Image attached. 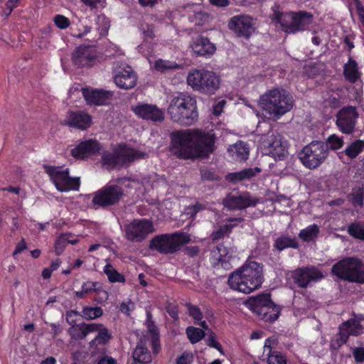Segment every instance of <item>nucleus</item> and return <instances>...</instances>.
I'll list each match as a JSON object with an SVG mask.
<instances>
[{"label":"nucleus","instance_id":"35","mask_svg":"<svg viewBox=\"0 0 364 364\" xmlns=\"http://www.w3.org/2000/svg\"><path fill=\"white\" fill-rule=\"evenodd\" d=\"M242 221L241 218H230L225 221V223L220 227V228L214 231L212 234L213 240H219L223 236L229 234L232 229Z\"/></svg>","mask_w":364,"mask_h":364},{"label":"nucleus","instance_id":"3","mask_svg":"<svg viewBox=\"0 0 364 364\" xmlns=\"http://www.w3.org/2000/svg\"><path fill=\"white\" fill-rule=\"evenodd\" d=\"M167 112L173 122L186 126L194 124L198 117L196 99L183 92L171 98Z\"/></svg>","mask_w":364,"mask_h":364},{"label":"nucleus","instance_id":"10","mask_svg":"<svg viewBox=\"0 0 364 364\" xmlns=\"http://www.w3.org/2000/svg\"><path fill=\"white\" fill-rule=\"evenodd\" d=\"M145 154L135 150L124 144H117L113 153L105 152L102 156V161L107 168H114L122 166L135 159H141Z\"/></svg>","mask_w":364,"mask_h":364},{"label":"nucleus","instance_id":"26","mask_svg":"<svg viewBox=\"0 0 364 364\" xmlns=\"http://www.w3.org/2000/svg\"><path fill=\"white\" fill-rule=\"evenodd\" d=\"M64 124L71 127L84 130L90 127L92 118L90 115L83 112H71L67 114Z\"/></svg>","mask_w":364,"mask_h":364},{"label":"nucleus","instance_id":"25","mask_svg":"<svg viewBox=\"0 0 364 364\" xmlns=\"http://www.w3.org/2000/svg\"><path fill=\"white\" fill-rule=\"evenodd\" d=\"M256 201L252 199L248 193L242 194H228L224 200V205L229 209H244L254 206Z\"/></svg>","mask_w":364,"mask_h":364},{"label":"nucleus","instance_id":"64","mask_svg":"<svg viewBox=\"0 0 364 364\" xmlns=\"http://www.w3.org/2000/svg\"><path fill=\"white\" fill-rule=\"evenodd\" d=\"M207 344L209 346L214 348L217 349L218 350H219L220 352V353H223L222 347H221L220 344L215 340V338L214 336L210 335L207 338Z\"/></svg>","mask_w":364,"mask_h":364},{"label":"nucleus","instance_id":"48","mask_svg":"<svg viewBox=\"0 0 364 364\" xmlns=\"http://www.w3.org/2000/svg\"><path fill=\"white\" fill-rule=\"evenodd\" d=\"M267 355L268 364H287L286 357L280 352L269 351Z\"/></svg>","mask_w":364,"mask_h":364},{"label":"nucleus","instance_id":"52","mask_svg":"<svg viewBox=\"0 0 364 364\" xmlns=\"http://www.w3.org/2000/svg\"><path fill=\"white\" fill-rule=\"evenodd\" d=\"M55 25L60 29H65L70 26V20L60 14L55 16L53 18Z\"/></svg>","mask_w":364,"mask_h":364},{"label":"nucleus","instance_id":"49","mask_svg":"<svg viewBox=\"0 0 364 364\" xmlns=\"http://www.w3.org/2000/svg\"><path fill=\"white\" fill-rule=\"evenodd\" d=\"M325 144H327L328 149L329 148L332 150H337L343 146V138L336 134H332L328 137Z\"/></svg>","mask_w":364,"mask_h":364},{"label":"nucleus","instance_id":"55","mask_svg":"<svg viewBox=\"0 0 364 364\" xmlns=\"http://www.w3.org/2000/svg\"><path fill=\"white\" fill-rule=\"evenodd\" d=\"M353 1L359 20L364 26V6L360 0H353Z\"/></svg>","mask_w":364,"mask_h":364},{"label":"nucleus","instance_id":"20","mask_svg":"<svg viewBox=\"0 0 364 364\" xmlns=\"http://www.w3.org/2000/svg\"><path fill=\"white\" fill-rule=\"evenodd\" d=\"M132 110L138 117L144 120L161 122L164 119V111L155 105L138 103L132 107Z\"/></svg>","mask_w":364,"mask_h":364},{"label":"nucleus","instance_id":"12","mask_svg":"<svg viewBox=\"0 0 364 364\" xmlns=\"http://www.w3.org/2000/svg\"><path fill=\"white\" fill-rule=\"evenodd\" d=\"M189 241L190 237L188 234L176 232L155 237L151 241L150 247L161 253L169 254L176 252L181 245Z\"/></svg>","mask_w":364,"mask_h":364},{"label":"nucleus","instance_id":"41","mask_svg":"<svg viewBox=\"0 0 364 364\" xmlns=\"http://www.w3.org/2000/svg\"><path fill=\"white\" fill-rule=\"evenodd\" d=\"M100 289V284L97 282L87 281L84 282L80 291L75 292V296L78 299H83L87 294L93 291H98Z\"/></svg>","mask_w":364,"mask_h":364},{"label":"nucleus","instance_id":"57","mask_svg":"<svg viewBox=\"0 0 364 364\" xmlns=\"http://www.w3.org/2000/svg\"><path fill=\"white\" fill-rule=\"evenodd\" d=\"M203 205L200 204H196L193 205L188 206L184 210L185 214L190 217H193L198 212L203 209Z\"/></svg>","mask_w":364,"mask_h":364},{"label":"nucleus","instance_id":"58","mask_svg":"<svg viewBox=\"0 0 364 364\" xmlns=\"http://www.w3.org/2000/svg\"><path fill=\"white\" fill-rule=\"evenodd\" d=\"M193 360V355L190 353L185 352L176 359L177 364H189Z\"/></svg>","mask_w":364,"mask_h":364},{"label":"nucleus","instance_id":"32","mask_svg":"<svg viewBox=\"0 0 364 364\" xmlns=\"http://www.w3.org/2000/svg\"><path fill=\"white\" fill-rule=\"evenodd\" d=\"M343 75L346 80L355 83L360 79L361 72L357 62L351 57L343 66Z\"/></svg>","mask_w":364,"mask_h":364},{"label":"nucleus","instance_id":"47","mask_svg":"<svg viewBox=\"0 0 364 364\" xmlns=\"http://www.w3.org/2000/svg\"><path fill=\"white\" fill-rule=\"evenodd\" d=\"M188 314L195 320L196 323L201 326L204 329L208 328V325L205 321H203V314L198 307L188 306Z\"/></svg>","mask_w":364,"mask_h":364},{"label":"nucleus","instance_id":"60","mask_svg":"<svg viewBox=\"0 0 364 364\" xmlns=\"http://www.w3.org/2000/svg\"><path fill=\"white\" fill-rule=\"evenodd\" d=\"M225 105L226 101L225 100H219L215 105H214L213 107V114H215V116L220 115L222 113Z\"/></svg>","mask_w":364,"mask_h":364},{"label":"nucleus","instance_id":"11","mask_svg":"<svg viewBox=\"0 0 364 364\" xmlns=\"http://www.w3.org/2000/svg\"><path fill=\"white\" fill-rule=\"evenodd\" d=\"M328 156L327 144L323 141H314L302 149L299 159L306 168L315 169L325 161Z\"/></svg>","mask_w":364,"mask_h":364},{"label":"nucleus","instance_id":"44","mask_svg":"<svg viewBox=\"0 0 364 364\" xmlns=\"http://www.w3.org/2000/svg\"><path fill=\"white\" fill-rule=\"evenodd\" d=\"M103 314V311L100 306H85L83 307L81 316L86 320H93L100 317Z\"/></svg>","mask_w":364,"mask_h":364},{"label":"nucleus","instance_id":"16","mask_svg":"<svg viewBox=\"0 0 364 364\" xmlns=\"http://www.w3.org/2000/svg\"><path fill=\"white\" fill-rule=\"evenodd\" d=\"M123 195L118 185H107L95 193L92 203L100 206H108L117 203Z\"/></svg>","mask_w":364,"mask_h":364},{"label":"nucleus","instance_id":"53","mask_svg":"<svg viewBox=\"0 0 364 364\" xmlns=\"http://www.w3.org/2000/svg\"><path fill=\"white\" fill-rule=\"evenodd\" d=\"M96 23H97V24H102L101 28H99V29H100L101 33H107V31L109 27V22L107 18H106L103 15H100L97 17Z\"/></svg>","mask_w":364,"mask_h":364},{"label":"nucleus","instance_id":"51","mask_svg":"<svg viewBox=\"0 0 364 364\" xmlns=\"http://www.w3.org/2000/svg\"><path fill=\"white\" fill-rule=\"evenodd\" d=\"M68 235H63L58 237L55 243V251L56 255H60L67 245Z\"/></svg>","mask_w":364,"mask_h":364},{"label":"nucleus","instance_id":"30","mask_svg":"<svg viewBox=\"0 0 364 364\" xmlns=\"http://www.w3.org/2000/svg\"><path fill=\"white\" fill-rule=\"evenodd\" d=\"M99 327L97 323H75L68 329V333L73 339H83L90 333H94Z\"/></svg>","mask_w":364,"mask_h":364},{"label":"nucleus","instance_id":"36","mask_svg":"<svg viewBox=\"0 0 364 364\" xmlns=\"http://www.w3.org/2000/svg\"><path fill=\"white\" fill-rule=\"evenodd\" d=\"M260 171V168L257 167L245 168L240 171L228 173L226 178L229 181L237 183L255 176L257 173H259Z\"/></svg>","mask_w":364,"mask_h":364},{"label":"nucleus","instance_id":"7","mask_svg":"<svg viewBox=\"0 0 364 364\" xmlns=\"http://www.w3.org/2000/svg\"><path fill=\"white\" fill-rule=\"evenodd\" d=\"M332 272L338 277L355 283H364V264L359 259L345 258L332 267Z\"/></svg>","mask_w":364,"mask_h":364},{"label":"nucleus","instance_id":"2","mask_svg":"<svg viewBox=\"0 0 364 364\" xmlns=\"http://www.w3.org/2000/svg\"><path fill=\"white\" fill-rule=\"evenodd\" d=\"M264 282L263 267L261 264L247 260L240 268L230 274V287L237 291L250 294L258 289Z\"/></svg>","mask_w":364,"mask_h":364},{"label":"nucleus","instance_id":"8","mask_svg":"<svg viewBox=\"0 0 364 364\" xmlns=\"http://www.w3.org/2000/svg\"><path fill=\"white\" fill-rule=\"evenodd\" d=\"M259 146L264 154L275 160H284L289 155L287 141L274 131H270L262 136Z\"/></svg>","mask_w":364,"mask_h":364},{"label":"nucleus","instance_id":"13","mask_svg":"<svg viewBox=\"0 0 364 364\" xmlns=\"http://www.w3.org/2000/svg\"><path fill=\"white\" fill-rule=\"evenodd\" d=\"M44 168L46 173L59 191L68 192L79 189L80 178L70 176L68 168L52 166H45Z\"/></svg>","mask_w":364,"mask_h":364},{"label":"nucleus","instance_id":"9","mask_svg":"<svg viewBox=\"0 0 364 364\" xmlns=\"http://www.w3.org/2000/svg\"><path fill=\"white\" fill-rule=\"evenodd\" d=\"M244 305L266 322L274 321L280 313L279 306L270 300L268 295L251 297L244 302Z\"/></svg>","mask_w":364,"mask_h":364},{"label":"nucleus","instance_id":"27","mask_svg":"<svg viewBox=\"0 0 364 364\" xmlns=\"http://www.w3.org/2000/svg\"><path fill=\"white\" fill-rule=\"evenodd\" d=\"M210 255V262L213 266L220 265L225 269L230 267V260L232 255L225 247L223 245L218 246L211 251Z\"/></svg>","mask_w":364,"mask_h":364},{"label":"nucleus","instance_id":"5","mask_svg":"<svg viewBox=\"0 0 364 364\" xmlns=\"http://www.w3.org/2000/svg\"><path fill=\"white\" fill-rule=\"evenodd\" d=\"M271 18L287 33H296L307 29L313 22V15L307 11L288 12L282 11L277 4L272 7Z\"/></svg>","mask_w":364,"mask_h":364},{"label":"nucleus","instance_id":"31","mask_svg":"<svg viewBox=\"0 0 364 364\" xmlns=\"http://www.w3.org/2000/svg\"><path fill=\"white\" fill-rule=\"evenodd\" d=\"M148 343H150V342L146 341V337L140 339L132 353L135 362L143 364L151 361V354L147 348Z\"/></svg>","mask_w":364,"mask_h":364},{"label":"nucleus","instance_id":"42","mask_svg":"<svg viewBox=\"0 0 364 364\" xmlns=\"http://www.w3.org/2000/svg\"><path fill=\"white\" fill-rule=\"evenodd\" d=\"M100 327L97 330L94 332H97V334L95 338L92 341L93 344H105L110 339V333H109L107 328L100 323H97Z\"/></svg>","mask_w":364,"mask_h":364},{"label":"nucleus","instance_id":"39","mask_svg":"<svg viewBox=\"0 0 364 364\" xmlns=\"http://www.w3.org/2000/svg\"><path fill=\"white\" fill-rule=\"evenodd\" d=\"M319 230V227L316 224L309 225L299 232V237L304 242L314 241L318 237Z\"/></svg>","mask_w":364,"mask_h":364},{"label":"nucleus","instance_id":"21","mask_svg":"<svg viewBox=\"0 0 364 364\" xmlns=\"http://www.w3.org/2000/svg\"><path fill=\"white\" fill-rule=\"evenodd\" d=\"M291 277L299 287H306L311 282H317L321 279L323 275L316 267H306L294 271Z\"/></svg>","mask_w":364,"mask_h":364},{"label":"nucleus","instance_id":"45","mask_svg":"<svg viewBox=\"0 0 364 364\" xmlns=\"http://www.w3.org/2000/svg\"><path fill=\"white\" fill-rule=\"evenodd\" d=\"M348 234L355 239L364 241V225L360 223H353L347 228Z\"/></svg>","mask_w":364,"mask_h":364},{"label":"nucleus","instance_id":"22","mask_svg":"<svg viewBox=\"0 0 364 364\" xmlns=\"http://www.w3.org/2000/svg\"><path fill=\"white\" fill-rule=\"evenodd\" d=\"M102 146L96 139H86L80 141L70 150V154L75 159H84L98 153Z\"/></svg>","mask_w":364,"mask_h":364},{"label":"nucleus","instance_id":"62","mask_svg":"<svg viewBox=\"0 0 364 364\" xmlns=\"http://www.w3.org/2000/svg\"><path fill=\"white\" fill-rule=\"evenodd\" d=\"M353 355L356 362H364V348H355L353 351Z\"/></svg>","mask_w":364,"mask_h":364},{"label":"nucleus","instance_id":"18","mask_svg":"<svg viewBox=\"0 0 364 364\" xmlns=\"http://www.w3.org/2000/svg\"><path fill=\"white\" fill-rule=\"evenodd\" d=\"M363 333V327L360 322L350 319L343 323L339 327L338 338L331 341V348L336 349L345 344L350 336H357Z\"/></svg>","mask_w":364,"mask_h":364},{"label":"nucleus","instance_id":"46","mask_svg":"<svg viewBox=\"0 0 364 364\" xmlns=\"http://www.w3.org/2000/svg\"><path fill=\"white\" fill-rule=\"evenodd\" d=\"M186 334L192 343H198L205 336V333L202 329L193 326H189L186 328Z\"/></svg>","mask_w":364,"mask_h":364},{"label":"nucleus","instance_id":"63","mask_svg":"<svg viewBox=\"0 0 364 364\" xmlns=\"http://www.w3.org/2000/svg\"><path fill=\"white\" fill-rule=\"evenodd\" d=\"M277 345V339L274 338H269L266 339L264 346V353H269L273 351L272 348Z\"/></svg>","mask_w":364,"mask_h":364},{"label":"nucleus","instance_id":"17","mask_svg":"<svg viewBox=\"0 0 364 364\" xmlns=\"http://www.w3.org/2000/svg\"><path fill=\"white\" fill-rule=\"evenodd\" d=\"M228 28L238 36L249 38L255 31V21L246 15L235 16L230 19Z\"/></svg>","mask_w":364,"mask_h":364},{"label":"nucleus","instance_id":"33","mask_svg":"<svg viewBox=\"0 0 364 364\" xmlns=\"http://www.w3.org/2000/svg\"><path fill=\"white\" fill-rule=\"evenodd\" d=\"M141 30L145 42L138 46L139 52L141 53L144 56L147 57L151 53V46L148 43L149 40L154 38V27L150 25H141Z\"/></svg>","mask_w":364,"mask_h":364},{"label":"nucleus","instance_id":"24","mask_svg":"<svg viewBox=\"0 0 364 364\" xmlns=\"http://www.w3.org/2000/svg\"><path fill=\"white\" fill-rule=\"evenodd\" d=\"M82 95L89 105H105L108 104L113 97V92L104 90L83 88Z\"/></svg>","mask_w":364,"mask_h":364},{"label":"nucleus","instance_id":"4","mask_svg":"<svg viewBox=\"0 0 364 364\" xmlns=\"http://www.w3.org/2000/svg\"><path fill=\"white\" fill-rule=\"evenodd\" d=\"M259 105L268 119L277 120L292 109L294 100L286 90L276 88L261 95Z\"/></svg>","mask_w":364,"mask_h":364},{"label":"nucleus","instance_id":"15","mask_svg":"<svg viewBox=\"0 0 364 364\" xmlns=\"http://www.w3.org/2000/svg\"><path fill=\"white\" fill-rule=\"evenodd\" d=\"M358 118V113L355 107H345L337 113L336 124L342 133L350 134L355 129Z\"/></svg>","mask_w":364,"mask_h":364},{"label":"nucleus","instance_id":"40","mask_svg":"<svg viewBox=\"0 0 364 364\" xmlns=\"http://www.w3.org/2000/svg\"><path fill=\"white\" fill-rule=\"evenodd\" d=\"M299 247L298 242L295 238L287 236H282L277 238L274 241V247L279 251L286 248L292 247L297 248Z\"/></svg>","mask_w":364,"mask_h":364},{"label":"nucleus","instance_id":"23","mask_svg":"<svg viewBox=\"0 0 364 364\" xmlns=\"http://www.w3.org/2000/svg\"><path fill=\"white\" fill-rule=\"evenodd\" d=\"M136 80L137 76L136 73L129 65L117 70L114 76V81L116 85L124 90L133 88L136 84Z\"/></svg>","mask_w":364,"mask_h":364},{"label":"nucleus","instance_id":"34","mask_svg":"<svg viewBox=\"0 0 364 364\" xmlns=\"http://www.w3.org/2000/svg\"><path fill=\"white\" fill-rule=\"evenodd\" d=\"M230 155L235 161L246 160L249 156V147L242 141H238L228 149Z\"/></svg>","mask_w":364,"mask_h":364},{"label":"nucleus","instance_id":"50","mask_svg":"<svg viewBox=\"0 0 364 364\" xmlns=\"http://www.w3.org/2000/svg\"><path fill=\"white\" fill-rule=\"evenodd\" d=\"M350 200L355 206L362 207L363 204V191L362 188H355L350 194Z\"/></svg>","mask_w":364,"mask_h":364},{"label":"nucleus","instance_id":"29","mask_svg":"<svg viewBox=\"0 0 364 364\" xmlns=\"http://www.w3.org/2000/svg\"><path fill=\"white\" fill-rule=\"evenodd\" d=\"M191 47L193 52L200 56L212 55L216 50L215 46L208 38L204 37L197 38Z\"/></svg>","mask_w":364,"mask_h":364},{"label":"nucleus","instance_id":"61","mask_svg":"<svg viewBox=\"0 0 364 364\" xmlns=\"http://www.w3.org/2000/svg\"><path fill=\"white\" fill-rule=\"evenodd\" d=\"M117 183L119 185L124 186L127 188H136L138 183L135 181H131L129 179L123 178H117Z\"/></svg>","mask_w":364,"mask_h":364},{"label":"nucleus","instance_id":"19","mask_svg":"<svg viewBox=\"0 0 364 364\" xmlns=\"http://www.w3.org/2000/svg\"><path fill=\"white\" fill-rule=\"evenodd\" d=\"M98 57L95 47L80 46L76 48L72 55L73 64L79 68L93 65Z\"/></svg>","mask_w":364,"mask_h":364},{"label":"nucleus","instance_id":"43","mask_svg":"<svg viewBox=\"0 0 364 364\" xmlns=\"http://www.w3.org/2000/svg\"><path fill=\"white\" fill-rule=\"evenodd\" d=\"M103 271L107 276V278L110 282H124L125 279L124 276L119 274L115 268L110 264H107L105 266Z\"/></svg>","mask_w":364,"mask_h":364},{"label":"nucleus","instance_id":"37","mask_svg":"<svg viewBox=\"0 0 364 364\" xmlns=\"http://www.w3.org/2000/svg\"><path fill=\"white\" fill-rule=\"evenodd\" d=\"M364 150V141L356 140L351 143L343 152L339 153V158L343 159V156L346 154L350 159L355 158L359 154Z\"/></svg>","mask_w":364,"mask_h":364},{"label":"nucleus","instance_id":"6","mask_svg":"<svg viewBox=\"0 0 364 364\" xmlns=\"http://www.w3.org/2000/svg\"><path fill=\"white\" fill-rule=\"evenodd\" d=\"M186 82L194 91L211 95L219 89L220 78L213 71L193 69L187 75Z\"/></svg>","mask_w":364,"mask_h":364},{"label":"nucleus","instance_id":"1","mask_svg":"<svg viewBox=\"0 0 364 364\" xmlns=\"http://www.w3.org/2000/svg\"><path fill=\"white\" fill-rule=\"evenodd\" d=\"M170 138L171 151L181 159L207 156L214 149L213 136L198 129L174 131Z\"/></svg>","mask_w":364,"mask_h":364},{"label":"nucleus","instance_id":"56","mask_svg":"<svg viewBox=\"0 0 364 364\" xmlns=\"http://www.w3.org/2000/svg\"><path fill=\"white\" fill-rule=\"evenodd\" d=\"M81 316L78 311L75 310H70L66 312V320L67 322L70 325L76 323L77 317Z\"/></svg>","mask_w":364,"mask_h":364},{"label":"nucleus","instance_id":"28","mask_svg":"<svg viewBox=\"0 0 364 364\" xmlns=\"http://www.w3.org/2000/svg\"><path fill=\"white\" fill-rule=\"evenodd\" d=\"M146 326L147 333L143 337H146V341L150 342L152 346L153 352L157 354L160 350V342L159 337V330L154 322L151 319V315L149 312L146 314Z\"/></svg>","mask_w":364,"mask_h":364},{"label":"nucleus","instance_id":"54","mask_svg":"<svg viewBox=\"0 0 364 364\" xmlns=\"http://www.w3.org/2000/svg\"><path fill=\"white\" fill-rule=\"evenodd\" d=\"M134 309V304L131 300L124 301L120 305V311L127 315H129Z\"/></svg>","mask_w":364,"mask_h":364},{"label":"nucleus","instance_id":"38","mask_svg":"<svg viewBox=\"0 0 364 364\" xmlns=\"http://www.w3.org/2000/svg\"><path fill=\"white\" fill-rule=\"evenodd\" d=\"M151 67L155 70L161 73H166L170 70H176L181 68V65L176 62L158 59L153 63L150 62Z\"/></svg>","mask_w":364,"mask_h":364},{"label":"nucleus","instance_id":"59","mask_svg":"<svg viewBox=\"0 0 364 364\" xmlns=\"http://www.w3.org/2000/svg\"><path fill=\"white\" fill-rule=\"evenodd\" d=\"M19 0H8L6 3V7L3 10V13L5 16H9L11 14L14 9L17 6V3Z\"/></svg>","mask_w":364,"mask_h":364},{"label":"nucleus","instance_id":"14","mask_svg":"<svg viewBox=\"0 0 364 364\" xmlns=\"http://www.w3.org/2000/svg\"><path fill=\"white\" fill-rule=\"evenodd\" d=\"M153 223L146 219L134 220L125 228L126 237L132 242H141L154 232Z\"/></svg>","mask_w":364,"mask_h":364}]
</instances>
